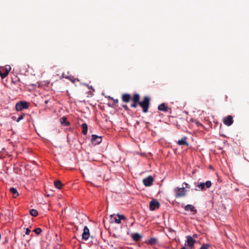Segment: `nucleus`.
I'll return each mask as SVG.
<instances>
[{
    "mask_svg": "<svg viewBox=\"0 0 249 249\" xmlns=\"http://www.w3.org/2000/svg\"><path fill=\"white\" fill-rule=\"evenodd\" d=\"M122 100L123 102L127 103L132 100V103L130 107L132 108H137L138 106L141 107L142 108V111L144 113L148 112L150 105V99L148 96H145L142 101H140V95L138 93L133 94L132 97L128 93H124L122 95Z\"/></svg>",
    "mask_w": 249,
    "mask_h": 249,
    "instance_id": "f257e3e1",
    "label": "nucleus"
},
{
    "mask_svg": "<svg viewBox=\"0 0 249 249\" xmlns=\"http://www.w3.org/2000/svg\"><path fill=\"white\" fill-rule=\"evenodd\" d=\"M174 192L176 198L184 197L186 195V190L183 187L181 188H179L178 187H176L174 190Z\"/></svg>",
    "mask_w": 249,
    "mask_h": 249,
    "instance_id": "f03ea898",
    "label": "nucleus"
},
{
    "mask_svg": "<svg viewBox=\"0 0 249 249\" xmlns=\"http://www.w3.org/2000/svg\"><path fill=\"white\" fill-rule=\"evenodd\" d=\"M15 107L17 111L27 109L29 107V103L26 102L20 101L16 104Z\"/></svg>",
    "mask_w": 249,
    "mask_h": 249,
    "instance_id": "7ed1b4c3",
    "label": "nucleus"
},
{
    "mask_svg": "<svg viewBox=\"0 0 249 249\" xmlns=\"http://www.w3.org/2000/svg\"><path fill=\"white\" fill-rule=\"evenodd\" d=\"M153 177L151 176H149L143 179L142 182L145 186L149 187L153 184Z\"/></svg>",
    "mask_w": 249,
    "mask_h": 249,
    "instance_id": "20e7f679",
    "label": "nucleus"
},
{
    "mask_svg": "<svg viewBox=\"0 0 249 249\" xmlns=\"http://www.w3.org/2000/svg\"><path fill=\"white\" fill-rule=\"evenodd\" d=\"M91 142L94 145L98 144L102 142V137L98 136L96 135H92L91 136Z\"/></svg>",
    "mask_w": 249,
    "mask_h": 249,
    "instance_id": "39448f33",
    "label": "nucleus"
},
{
    "mask_svg": "<svg viewBox=\"0 0 249 249\" xmlns=\"http://www.w3.org/2000/svg\"><path fill=\"white\" fill-rule=\"evenodd\" d=\"M187 241L185 244V246L192 248L194 246V244L196 242V240L194 239L192 236H187Z\"/></svg>",
    "mask_w": 249,
    "mask_h": 249,
    "instance_id": "423d86ee",
    "label": "nucleus"
},
{
    "mask_svg": "<svg viewBox=\"0 0 249 249\" xmlns=\"http://www.w3.org/2000/svg\"><path fill=\"white\" fill-rule=\"evenodd\" d=\"M160 206V203L156 199L152 200L150 202L149 207L151 211L155 210L157 208Z\"/></svg>",
    "mask_w": 249,
    "mask_h": 249,
    "instance_id": "0eeeda50",
    "label": "nucleus"
},
{
    "mask_svg": "<svg viewBox=\"0 0 249 249\" xmlns=\"http://www.w3.org/2000/svg\"><path fill=\"white\" fill-rule=\"evenodd\" d=\"M90 235L89 230L87 226H85L84 231L82 233V239L85 240H87Z\"/></svg>",
    "mask_w": 249,
    "mask_h": 249,
    "instance_id": "6e6552de",
    "label": "nucleus"
},
{
    "mask_svg": "<svg viewBox=\"0 0 249 249\" xmlns=\"http://www.w3.org/2000/svg\"><path fill=\"white\" fill-rule=\"evenodd\" d=\"M233 118L231 115H229L223 120L224 124L227 126L231 125L233 124Z\"/></svg>",
    "mask_w": 249,
    "mask_h": 249,
    "instance_id": "1a4fd4ad",
    "label": "nucleus"
},
{
    "mask_svg": "<svg viewBox=\"0 0 249 249\" xmlns=\"http://www.w3.org/2000/svg\"><path fill=\"white\" fill-rule=\"evenodd\" d=\"M158 109L160 111L164 112H168L169 110H171V108L166 106L165 104L162 103L158 106Z\"/></svg>",
    "mask_w": 249,
    "mask_h": 249,
    "instance_id": "9d476101",
    "label": "nucleus"
},
{
    "mask_svg": "<svg viewBox=\"0 0 249 249\" xmlns=\"http://www.w3.org/2000/svg\"><path fill=\"white\" fill-rule=\"evenodd\" d=\"M184 210L186 211H191L194 212L195 213H197V210L195 207L191 204H187L184 207Z\"/></svg>",
    "mask_w": 249,
    "mask_h": 249,
    "instance_id": "9b49d317",
    "label": "nucleus"
},
{
    "mask_svg": "<svg viewBox=\"0 0 249 249\" xmlns=\"http://www.w3.org/2000/svg\"><path fill=\"white\" fill-rule=\"evenodd\" d=\"M131 237L134 241L137 242L142 238V236L139 233H134L131 234Z\"/></svg>",
    "mask_w": 249,
    "mask_h": 249,
    "instance_id": "f8f14e48",
    "label": "nucleus"
},
{
    "mask_svg": "<svg viewBox=\"0 0 249 249\" xmlns=\"http://www.w3.org/2000/svg\"><path fill=\"white\" fill-rule=\"evenodd\" d=\"M187 138L186 137H183L181 140L178 141L177 143L179 145H185L188 146V143L187 141Z\"/></svg>",
    "mask_w": 249,
    "mask_h": 249,
    "instance_id": "ddd939ff",
    "label": "nucleus"
},
{
    "mask_svg": "<svg viewBox=\"0 0 249 249\" xmlns=\"http://www.w3.org/2000/svg\"><path fill=\"white\" fill-rule=\"evenodd\" d=\"M157 239L155 237H152L148 239L147 241H145V243L150 245H154L157 244Z\"/></svg>",
    "mask_w": 249,
    "mask_h": 249,
    "instance_id": "4468645a",
    "label": "nucleus"
},
{
    "mask_svg": "<svg viewBox=\"0 0 249 249\" xmlns=\"http://www.w3.org/2000/svg\"><path fill=\"white\" fill-rule=\"evenodd\" d=\"M60 123L64 126H68L70 124L66 117H63L60 119Z\"/></svg>",
    "mask_w": 249,
    "mask_h": 249,
    "instance_id": "2eb2a0df",
    "label": "nucleus"
},
{
    "mask_svg": "<svg viewBox=\"0 0 249 249\" xmlns=\"http://www.w3.org/2000/svg\"><path fill=\"white\" fill-rule=\"evenodd\" d=\"M10 191L12 193L13 196L15 198L17 197L19 195L17 189L14 187L10 188Z\"/></svg>",
    "mask_w": 249,
    "mask_h": 249,
    "instance_id": "dca6fc26",
    "label": "nucleus"
},
{
    "mask_svg": "<svg viewBox=\"0 0 249 249\" xmlns=\"http://www.w3.org/2000/svg\"><path fill=\"white\" fill-rule=\"evenodd\" d=\"M82 133L84 135H86L87 134V132H88V125L86 123H84V124H83L82 125Z\"/></svg>",
    "mask_w": 249,
    "mask_h": 249,
    "instance_id": "f3484780",
    "label": "nucleus"
},
{
    "mask_svg": "<svg viewBox=\"0 0 249 249\" xmlns=\"http://www.w3.org/2000/svg\"><path fill=\"white\" fill-rule=\"evenodd\" d=\"M195 185L201 191H203L205 189L204 183H195Z\"/></svg>",
    "mask_w": 249,
    "mask_h": 249,
    "instance_id": "a211bd4d",
    "label": "nucleus"
},
{
    "mask_svg": "<svg viewBox=\"0 0 249 249\" xmlns=\"http://www.w3.org/2000/svg\"><path fill=\"white\" fill-rule=\"evenodd\" d=\"M54 184L55 187L59 189H61L63 185L61 181L59 180L55 181L54 182Z\"/></svg>",
    "mask_w": 249,
    "mask_h": 249,
    "instance_id": "6ab92c4d",
    "label": "nucleus"
},
{
    "mask_svg": "<svg viewBox=\"0 0 249 249\" xmlns=\"http://www.w3.org/2000/svg\"><path fill=\"white\" fill-rule=\"evenodd\" d=\"M30 213L33 216H36L38 215V212L35 209H31L30 211Z\"/></svg>",
    "mask_w": 249,
    "mask_h": 249,
    "instance_id": "aec40b11",
    "label": "nucleus"
},
{
    "mask_svg": "<svg viewBox=\"0 0 249 249\" xmlns=\"http://www.w3.org/2000/svg\"><path fill=\"white\" fill-rule=\"evenodd\" d=\"M111 219L112 221H114L115 223H116L117 224L120 223V219L118 218H118H117L116 217H113V215H111Z\"/></svg>",
    "mask_w": 249,
    "mask_h": 249,
    "instance_id": "412c9836",
    "label": "nucleus"
},
{
    "mask_svg": "<svg viewBox=\"0 0 249 249\" xmlns=\"http://www.w3.org/2000/svg\"><path fill=\"white\" fill-rule=\"evenodd\" d=\"M8 74H7V72H5L4 71L3 72L2 71H0V76L2 79L6 77Z\"/></svg>",
    "mask_w": 249,
    "mask_h": 249,
    "instance_id": "4be33fe9",
    "label": "nucleus"
},
{
    "mask_svg": "<svg viewBox=\"0 0 249 249\" xmlns=\"http://www.w3.org/2000/svg\"><path fill=\"white\" fill-rule=\"evenodd\" d=\"M34 231L37 235H39L42 231V230L39 228H37L34 230Z\"/></svg>",
    "mask_w": 249,
    "mask_h": 249,
    "instance_id": "5701e85b",
    "label": "nucleus"
},
{
    "mask_svg": "<svg viewBox=\"0 0 249 249\" xmlns=\"http://www.w3.org/2000/svg\"><path fill=\"white\" fill-rule=\"evenodd\" d=\"M11 69V68L10 65H6L5 66V68L4 69V71L5 72H7V74H8L9 71H10Z\"/></svg>",
    "mask_w": 249,
    "mask_h": 249,
    "instance_id": "b1692460",
    "label": "nucleus"
},
{
    "mask_svg": "<svg viewBox=\"0 0 249 249\" xmlns=\"http://www.w3.org/2000/svg\"><path fill=\"white\" fill-rule=\"evenodd\" d=\"M117 216L120 219V221H121V220H125V216L124 215H122V214H117Z\"/></svg>",
    "mask_w": 249,
    "mask_h": 249,
    "instance_id": "393cba45",
    "label": "nucleus"
},
{
    "mask_svg": "<svg viewBox=\"0 0 249 249\" xmlns=\"http://www.w3.org/2000/svg\"><path fill=\"white\" fill-rule=\"evenodd\" d=\"M212 185V183L210 181L208 180L205 183V186H206L207 188H209Z\"/></svg>",
    "mask_w": 249,
    "mask_h": 249,
    "instance_id": "a878e982",
    "label": "nucleus"
},
{
    "mask_svg": "<svg viewBox=\"0 0 249 249\" xmlns=\"http://www.w3.org/2000/svg\"><path fill=\"white\" fill-rule=\"evenodd\" d=\"M210 246L208 244H203L200 249H208Z\"/></svg>",
    "mask_w": 249,
    "mask_h": 249,
    "instance_id": "bb28decb",
    "label": "nucleus"
},
{
    "mask_svg": "<svg viewBox=\"0 0 249 249\" xmlns=\"http://www.w3.org/2000/svg\"><path fill=\"white\" fill-rule=\"evenodd\" d=\"M69 80L73 83H74L76 81H79L78 79L75 78L73 76H71V78L69 79Z\"/></svg>",
    "mask_w": 249,
    "mask_h": 249,
    "instance_id": "cd10ccee",
    "label": "nucleus"
},
{
    "mask_svg": "<svg viewBox=\"0 0 249 249\" xmlns=\"http://www.w3.org/2000/svg\"><path fill=\"white\" fill-rule=\"evenodd\" d=\"M24 116V114L21 115L20 116H19L18 117V119L17 120V122H19L20 120H21L22 119H23Z\"/></svg>",
    "mask_w": 249,
    "mask_h": 249,
    "instance_id": "c85d7f7f",
    "label": "nucleus"
},
{
    "mask_svg": "<svg viewBox=\"0 0 249 249\" xmlns=\"http://www.w3.org/2000/svg\"><path fill=\"white\" fill-rule=\"evenodd\" d=\"M111 100H113L114 103L117 104L118 103L119 100L118 99H114L113 98H111Z\"/></svg>",
    "mask_w": 249,
    "mask_h": 249,
    "instance_id": "c756f323",
    "label": "nucleus"
},
{
    "mask_svg": "<svg viewBox=\"0 0 249 249\" xmlns=\"http://www.w3.org/2000/svg\"><path fill=\"white\" fill-rule=\"evenodd\" d=\"M122 107H123L125 110H128V107L126 105H123L122 106Z\"/></svg>",
    "mask_w": 249,
    "mask_h": 249,
    "instance_id": "7c9ffc66",
    "label": "nucleus"
},
{
    "mask_svg": "<svg viewBox=\"0 0 249 249\" xmlns=\"http://www.w3.org/2000/svg\"><path fill=\"white\" fill-rule=\"evenodd\" d=\"M183 184L185 185V187H186V188H188V189L191 188V186H190V185H189V184H188V183H185V182H184Z\"/></svg>",
    "mask_w": 249,
    "mask_h": 249,
    "instance_id": "2f4dec72",
    "label": "nucleus"
},
{
    "mask_svg": "<svg viewBox=\"0 0 249 249\" xmlns=\"http://www.w3.org/2000/svg\"><path fill=\"white\" fill-rule=\"evenodd\" d=\"M30 231H31L29 228L26 229V232H25L26 234H29Z\"/></svg>",
    "mask_w": 249,
    "mask_h": 249,
    "instance_id": "473e14b6",
    "label": "nucleus"
},
{
    "mask_svg": "<svg viewBox=\"0 0 249 249\" xmlns=\"http://www.w3.org/2000/svg\"><path fill=\"white\" fill-rule=\"evenodd\" d=\"M63 77H64L66 79H70V78H71V76H64V74H63L62 75Z\"/></svg>",
    "mask_w": 249,
    "mask_h": 249,
    "instance_id": "72a5a7b5",
    "label": "nucleus"
},
{
    "mask_svg": "<svg viewBox=\"0 0 249 249\" xmlns=\"http://www.w3.org/2000/svg\"><path fill=\"white\" fill-rule=\"evenodd\" d=\"M48 102H49V100H45V103L46 104H48Z\"/></svg>",
    "mask_w": 249,
    "mask_h": 249,
    "instance_id": "f704fd0d",
    "label": "nucleus"
},
{
    "mask_svg": "<svg viewBox=\"0 0 249 249\" xmlns=\"http://www.w3.org/2000/svg\"><path fill=\"white\" fill-rule=\"evenodd\" d=\"M180 249H187L186 248H185V247H183L182 248H181Z\"/></svg>",
    "mask_w": 249,
    "mask_h": 249,
    "instance_id": "c9c22d12",
    "label": "nucleus"
},
{
    "mask_svg": "<svg viewBox=\"0 0 249 249\" xmlns=\"http://www.w3.org/2000/svg\"><path fill=\"white\" fill-rule=\"evenodd\" d=\"M87 86L89 89H90V86H88V85H87Z\"/></svg>",
    "mask_w": 249,
    "mask_h": 249,
    "instance_id": "e433bc0d",
    "label": "nucleus"
}]
</instances>
